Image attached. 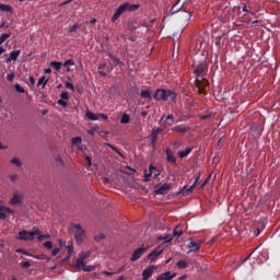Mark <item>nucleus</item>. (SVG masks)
<instances>
[{"label": "nucleus", "instance_id": "54", "mask_svg": "<svg viewBox=\"0 0 280 280\" xmlns=\"http://www.w3.org/2000/svg\"><path fill=\"white\" fill-rule=\"evenodd\" d=\"M85 162H86L89 167H92V159L90 156L85 158Z\"/></svg>", "mask_w": 280, "mask_h": 280}, {"label": "nucleus", "instance_id": "64", "mask_svg": "<svg viewBox=\"0 0 280 280\" xmlns=\"http://www.w3.org/2000/svg\"><path fill=\"white\" fill-rule=\"evenodd\" d=\"M105 67H106V63H101V65L98 66V70H104Z\"/></svg>", "mask_w": 280, "mask_h": 280}, {"label": "nucleus", "instance_id": "36", "mask_svg": "<svg viewBox=\"0 0 280 280\" xmlns=\"http://www.w3.org/2000/svg\"><path fill=\"white\" fill-rule=\"evenodd\" d=\"M176 266L178 267V269H186L188 267V262L185 260H178L176 262Z\"/></svg>", "mask_w": 280, "mask_h": 280}, {"label": "nucleus", "instance_id": "42", "mask_svg": "<svg viewBox=\"0 0 280 280\" xmlns=\"http://www.w3.org/2000/svg\"><path fill=\"white\" fill-rule=\"evenodd\" d=\"M91 256V252H84L79 255L80 258H82L84 261Z\"/></svg>", "mask_w": 280, "mask_h": 280}, {"label": "nucleus", "instance_id": "40", "mask_svg": "<svg viewBox=\"0 0 280 280\" xmlns=\"http://www.w3.org/2000/svg\"><path fill=\"white\" fill-rule=\"evenodd\" d=\"M67 249H68V258H70L74 252L73 244L70 243V245L67 246Z\"/></svg>", "mask_w": 280, "mask_h": 280}, {"label": "nucleus", "instance_id": "43", "mask_svg": "<svg viewBox=\"0 0 280 280\" xmlns=\"http://www.w3.org/2000/svg\"><path fill=\"white\" fill-rule=\"evenodd\" d=\"M106 147L110 148L114 152H116L118 155L122 156L121 152L116 148L114 147L113 144H105Z\"/></svg>", "mask_w": 280, "mask_h": 280}, {"label": "nucleus", "instance_id": "55", "mask_svg": "<svg viewBox=\"0 0 280 280\" xmlns=\"http://www.w3.org/2000/svg\"><path fill=\"white\" fill-rule=\"evenodd\" d=\"M105 238V235L104 234H100V235H97V236H95V241L96 242H100L101 240H104Z\"/></svg>", "mask_w": 280, "mask_h": 280}, {"label": "nucleus", "instance_id": "60", "mask_svg": "<svg viewBox=\"0 0 280 280\" xmlns=\"http://www.w3.org/2000/svg\"><path fill=\"white\" fill-rule=\"evenodd\" d=\"M52 72L51 68H45L44 73L50 74Z\"/></svg>", "mask_w": 280, "mask_h": 280}, {"label": "nucleus", "instance_id": "62", "mask_svg": "<svg viewBox=\"0 0 280 280\" xmlns=\"http://www.w3.org/2000/svg\"><path fill=\"white\" fill-rule=\"evenodd\" d=\"M98 117H101L103 120H107L108 116L104 115V114H100Z\"/></svg>", "mask_w": 280, "mask_h": 280}, {"label": "nucleus", "instance_id": "19", "mask_svg": "<svg viewBox=\"0 0 280 280\" xmlns=\"http://www.w3.org/2000/svg\"><path fill=\"white\" fill-rule=\"evenodd\" d=\"M199 179H200V176L197 177L196 182H195V183L192 184V186H190L188 189H187V187H184L183 190H182V192L187 194V195L194 192V190H195V189L197 188V186H198Z\"/></svg>", "mask_w": 280, "mask_h": 280}, {"label": "nucleus", "instance_id": "46", "mask_svg": "<svg viewBox=\"0 0 280 280\" xmlns=\"http://www.w3.org/2000/svg\"><path fill=\"white\" fill-rule=\"evenodd\" d=\"M15 253L23 254V255H26V256H32L30 253H27L25 249H22V248L15 249Z\"/></svg>", "mask_w": 280, "mask_h": 280}, {"label": "nucleus", "instance_id": "7", "mask_svg": "<svg viewBox=\"0 0 280 280\" xmlns=\"http://www.w3.org/2000/svg\"><path fill=\"white\" fill-rule=\"evenodd\" d=\"M24 199L23 192H14L9 201L11 206H22Z\"/></svg>", "mask_w": 280, "mask_h": 280}, {"label": "nucleus", "instance_id": "10", "mask_svg": "<svg viewBox=\"0 0 280 280\" xmlns=\"http://www.w3.org/2000/svg\"><path fill=\"white\" fill-rule=\"evenodd\" d=\"M171 190V185L170 184H164L162 186L155 187V195H167L168 191Z\"/></svg>", "mask_w": 280, "mask_h": 280}, {"label": "nucleus", "instance_id": "8", "mask_svg": "<svg viewBox=\"0 0 280 280\" xmlns=\"http://www.w3.org/2000/svg\"><path fill=\"white\" fill-rule=\"evenodd\" d=\"M8 214L13 215L14 211L11 208L4 207L0 203V220H5Z\"/></svg>", "mask_w": 280, "mask_h": 280}, {"label": "nucleus", "instance_id": "28", "mask_svg": "<svg viewBox=\"0 0 280 280\" xmlns=\"http://www.w3.org/2000/svg\"><path fill=\"white\" fill-rule=\"evenodd\" d=\"M85 117H86L88 119H90L91 121H96V120L100 119V116H97L96 114H93V113L90 112V110H88V112L85 113Z\"/></svg>", "mask_w": 280, "mask_h": 280}, {"label": "nucleus", "instance_id": "3", "mask_svg": "<svg viewBox=\"0 0 280 280\" xmlns=\"http://www.w3.org/2000/svg\"><path fill=\"white\" fill-rule=\"evenodd\" d=\"M168 97L172 100V101H176L177 98V94H175V92H172V90H156L155 91V94L153 96V98L155 101H163V102H166L168 100Z\"/></svg>", "mask_w": 280, "mask_h": 280}, {"label": "nucleus", "instance_id": "14", "mask_svg": "<svg viewBox=\"0 0 280 280\" xmlns=\"http://www.w3.org/2000/svg\"><path fill=\"white\" fill-rule=\"evenodd\" d=\"M202 242H190L187 246L189 252H198L201 248Z\"/></svg>", "mask_w": 280, "mask_h": 280}, {"label": "nucleus", "instance_id": "2", "mask_svg": "<svg viewBox=\"0 0 280 280\" xmlns=\"http://www.w3.org/2000/svg\"><path fill=\"white\" fill-rule=\"evenodd\" d=\"M70 232L73 233L75 243L82 244L86 237L85 231L80 224H71Z\"/></svg>", "mask_w": 280, "mask_h": 280}, {"label": "nucleus", "instance_id": "9", "mask_svg": "<svg viewBox=\"0 0 280 280\" xmlns=\"http://www.w3.org/2000/svg\"><path fill=\"white\" fill-rule=\"evenodd\" d=\"M158 267L155 266H149L147 267L143 271H142V280H149L153 273H154V270H156Z\"/></svg>", "mask_w": 280, "mask_h": 280}, {"label": "nucleus", "instance_id": "31", "mask_svg": "<svg viewBox=\"0 0 280 280\" xmlns=\"http://www.w3.org/2000/svg\"><path fill=\"white\" fill-rule=\"evenodd\" d=\"M48 84V79L46 77H40L37 81V86L42 85V89H45V86Z\"/></svg>", "mask_w": 280, "mask_h": 280}, {"label": "nucleus", "instance_id": "1", "mask_svg": "<svg viewBox=\"0 0 280 280\" xmlns=\"http://www.w3.org/2000/svg\"><path fill=\"white\" fill-rule=\"evenodd\" d=\"M140 8V4H130L129 2H125L120 4L112 16V22L115 23L125 12H136Z\"/></svg>", "mask_w": 280, "mask_h": 280}, {"label": "nucleus", "instance_id": "27", "mask_svg": "<svg viewBox=\"0 0 280 280\" xmlns=\"http://www.w3.org/2000/svg\"><path fill=\"white\" fill-rule=\"evenodd\" d=\"M191 152H192V149H191V148H186L185 151H179V152H178V158H179V159H185V158H187Z\"/></svg>", "mask_w": 280, "mask_h": 280}, {"label": "nucleus", "instance_id": "52", "mask_svg": "<svg viewBox=\"0 0 280 280\" xmlns=\"http://www.w3.org/2000/svg\"><path fill=\"white\" fill-rule=\"evenodd\" d=\"M21 267L24 269H27L31 267V264L28 261L21 262Z\"/></svg>", "mask_w": 280, "mask_h": 280}, {"label": "nucleus", "instance_id": "30", "mask_svg": "<svg viewBox=\"0 0 280 280\" xmlns=\"http://www.w3.org/2000/svg\"><path fill=\"white\" fill-rule=\"evenodd\" d=\"M71 142L73 145L78 147L79 150H82V138L81 137H77V138H73L71 139Z\"/></svg>", "mask_w": 280, "mask_h": 280}, {"label": "nucleus", "instance_id": "23", "mask_svg": "<svg viewBox=\"0 0 280 280\" xmlns=\"http://www.w3.org/2000/svg\"><path fill=\"white\" fill-rule=\"evenodd\" d=\"M154 21H155V19H152V20H149V21H141L139 23V25L142 26V27L152 28Z\"/></svg>", "mask_w": 280, "mask_h": 280}, {"label": "nucleus", "instance_id": "51", "mask_svg": "<svg viewBox=\"0 0 280 280\" xmlns=\"http://www.w3.org/2000/svg\"><path fill=\"white\" fill-rule=\"evenodd\" d=\"M57 103L58 105H61L63 108L68 107V103L65 102L63 100H59Z\"/></svg>", "mask_w": 280, "mask_h": 280}, {"label": "nucleus", "instance_id": "41", "mask_svg": "<svg viewBox=\"0 0 280 280\" xmlns=\"http://www.w3.org/2000/svg\"><path fill=\"white\" fill-rule=\"evenodd\" d=\"M14 90H15L18 93H25L24 88H22V85H20V83H15Z\"/></svg>", "mask_w": 280, "mask_h": 280}, {"label": "nucleus", "instance_id": "22", "mask_svg": "<svg viewBox=\"0 0 280 280\" xmlns=\"http://www.w3.org/2000/svg\"><path fill=\"white\" fill-rule=\"evenodd\" d=\"M140 97L152 101V94H151L150 90H141Z\"/></svg>", "mask_w": 280, "mask_h": 280}, {"label": "nucleus", "instance_id": "57", "mask_svg": "<svg viewBox=\"0 0 280 280\" xmlns=\"http://www.w3.org/2000/svg\"><path fill=\"white\" fill-rule=\"evenodd\" d=\"M18 175H11L10 176V180L12 182V183H15L16 180H18Z\"/></svg>", "mask_w": 280, "mask_h": 280}, {"label": "nucleus", "instance_id": "45", "mask_svg": "<svg viewBox=\"0 0 280 280\" xmlns=\"http://www.w3.org/2000/svg\"><path fill=\"white\" fill-rule=\"evenodd\" d=\"M74 66V61L73 59H67V61H65L63 67H72Z\"/></svg>", "mask_w": 280, "mask_h": 280}, {"label": "nucleus", "instance_id": "21", "mask_svg": "<svg viewBox=\"0 0 280 280\" xmlns=\"http://www.w3.org/2000/svg\"><path fill=\"white\" fill-rule=\"evenodd\" d=\"M158 168L153 165H150L149 166V173L148 171H144V182H150V177L152 176L153 174V171H156Z\"/></svg>", "mask_w": 280, "mask_h": 280}, {"label": "nucleus", "instance_id": "15", "mask_svg": "<svg viewBox=\"0 0 280 280\" xmlns=\"http://www.w3.org/2000/svg\"><path fill=\"white\" fill-rule=\"evenodd\" d=\"M163 132L162 128H156L155 130L152 131L150 139H151V143L155 144L158 141V137L159 135H161Z\"/></svg>", "mask_w": 280, "mask_h": 280}, {"label": "nucleus", "instance_id": "26", "mask_svg": "<svg viewBox=\"0 0 280 280\" xmlns=\"http://www.w3.org/2000/svg\"><path fill=\"white\" fill-rule=\"evenodd\" d=\"M84 267H86V261L83 258L78 257V259L75 260V268L83 269Z\"/></svg>", "mask_w": 280, "mask_h": 280}, {"label": "nucleus", "instance_id": "11", "mask_svg": "<svg viewBox=\"0 0 280 280\" xmlns=\"http://www.w3.org/2000/svg\"><path fill=\"white\" fill-rule=\"evenodd\" d=\"M112 61H113V63H109L108 68H106V71L108 73H110L114 70V68H116V67H118L120 65H124L121 62V59H118V57H113Z\"/></svg>", "mask_w": 280, "mask_h": 280}, {"label": "nucleus", "instance_id": "5", "mask_svg": "<svg viewBox=\"0 0 280 280\" xmlns=\"http://www.w3.org/2000/svg\"><path fill=\"white\" fill-rule=\"evenodd\" d=\"M194 83L199 94H206L210 86V81H208V79H195Z\"/></svg>", "mask_w": 280, "mask_h": 280}, {"label": "nucleus", "instance_id": "12", "mask_svg": "<svg viewBox=\"0 0 280 280\" xmlns=\"http://www.w3.org/2000/svg\"><path fill=\"white\" fill-rule=\"evenodd\" d=\"M144 252H145V248H143V247H140V248L136 249L132 253V256H131L130 260L131 261H137L138 259H140L142 257Z\"/></svg>", "mask_w": 280, "mask_h": 280}, {"label": "nucleus", "instance_id": "33", "mask_svg": "<svg viewBox=\"0 0 280 280\" xmlns=\"http://www.w3.org/2000/svg\"><path fill=\"white\" fill-rule=\"evenodd\" d=\"M50 67H52L56 71H59L62 68L61 61H50Z\"/></svg>", "mask_w": 280, "mask_h": 280}, {"label": "nucleus", "instance_id": "18", "mask_svg": "<svg viewBox=\"0 0 280 280\" xmlns=\"http://www.w3.org/2000/svg\"><path fill=\"white\" fill-rule=\"evenodd\" d=\"M176 278V273H172L171 271H167L165 273L160 275L156 280H172Z\"/></svg>", "mask_w": 280, "mask_h": 280}, {"label": "nucleus", "instance_id": "17", "mask_svg": "<svg viewBox=\"0 0 280 280\" xmlns=\"http://www.w3.org/2000/svg\"><path fill=\"white\" fill-rule=\"evenodd\" d=\"M242 11L246 12L253 16L257 15V10H255L252 5H246V3H243Z\"/></svg>", "mask_w": 280, "mask_h": 280}, {"label": "nucleus", "instance_id": "4", "mask_svg": "<svg viewBox=\"0 0 280 280\" xmlns=\"http://www.w3.org/2000/svg\"><path fill=\"white\" fill-rule=\"evenodd\" d=\"M194 73L197 78H203L209 71V63L208 61H201L197 66H194Z\"/></svg>", "mask_w": 280, "mask_h": 280}, {"label": "nucleus", "instance_id": "44", "mask_svg": "<svg viewBox=\"0 0 280 280\" xmlns=\"http://www.w3.org/2000/svg\"><path fill=\"white\" fill-rule=\"evenodd\" d=\"M65 86H66V89L71 90L72 92L75 91L73 83H70V81H67V82L65 83Z\"/></svg>", "mask_w": 280, "mask_h": 280}, {"label": "nucleus", "instance_id": "6", "mask_svg": "<svg viewBox=\"0 0 280 280\" xmlns=\"http://www.w3.org/2000/svg\"><path fill=\"white\" fill-rule=\"evenodd\" d=\"M39 234V231H33V232H28V231H20L18 233V240L20 241H34L35 236Z\"/></svg>", "mask_w": 280, "mask_h": 280}, {"label": "nucleus", "instance_id": "16", "mask_svg": "<svg viewBox=\"0 0 280 280\" xmlns=\"http://www.w3.org/2000/svg\"><path fill=\"white\" fill-rule=\"evenodd\" d=\"M163 253L161 248L154 249L151 254L148 255L150 262H154L156 258Z\"/></svg>", "mask_w": 280, "mask_h": 280}, {"label": "nucleus", "instance_id": "24", "mask_svg": "<svg viewBox=\"0 0 280 280\" xmlns=\"http://www.w3.org/2000/svg\"><path fill=\"white\" fill-rule=\"evenodd\" d=\"M231 12L234 13V14H232V19H234V18H236V15L241 14L242 7L241 5H235V7H233L232 10H229V13H231Z\"/></svg>", "mask_w": 280, "mask_h": 280}, {"label": "nucleus", "instance_id": "32", "mask_svg": "<svg viewBox=\"0 0 280 280\" xmlns=\"http://www.w3.org/2000/svg\"><path fill=\"white\" fill-rule=\"evenodd\" d=\"M173 235L175 237H180L184 235V231L180 229V225H177L174 231H173Z\"/></svg>", "mask_w": 280, "mask_h": 280}, {"label": "nucleus", "instance_id": "61", "mask_svg": "<svg viewBox=\"0 0 280 280\" xmlns=\"http://www.w3.org/2000/svg\"><path fill=\"white\" fill-rule=\"evenodd\" d=\"M98 74L102 75L103 78L107 77V72H104V70H100Z\"/></svg>", "mask_w": 280, "mask_h": 280}, {"label": "nucleus", "instance_id": "25", "mask_svg": "<svg viewBox=\"0 0 280 280\" xmlns=\"http://www.w3.org/2000/svg\"><path fill=\"white\" fill-rule=\"evenodd\" d=\"M172 130L178 133H187L189 131V128H186L185 126H177L173 127Z\"/></svg>", "mask_w": 280, "mask_h": 280}, {"label": "nucleus", "instance_id": "59", "mask_svg": "<svg viewBox=\"0 0 280 280\" xmlns=\"http://www.w3.org/2000/svg\"><path fill=\"white\" fill-rule=\"evenodd\" d=\"M28 82H30L31 85H34L35 84L34 77H28Z\"/></svg>", "mask_w": 280, "mask_h": 280}, {"label": "nucleus", "instance_id": "20", "mask_svg": "<svg viewBox=\"0 0 280 280\" xmlns=\"http://www.w3.org/2000/svg\"><path fill=\"white\" fill-rule=\"evenodd\" d=\"M21 55V50H12L7 59V62L16 61Z\"/></svg>", "mask_w": 280, "mask_h": 280}, {"label": "nucleus", "instance_id": "13", "mask_svg": "<svg viewBox=\"0 0 280 280\" xmlns=\"http://www.w3.org/2000/svg\"><path fill=\"white\" fill-rule=\"evenodd\" d=\"M166 154V161L170 162L171 164H176L177 163V159L174 155L173 151L171 149H166L165 151Z\"/></svg>", "mask_w": 280, "mask_h": 280}, {"label": "nucleus", "instance_id": "58", "mask_svg": "<svg viewBox=\"0 0 280 280\" xmlns=\"http://www.w3.org/2000/svg\"><path fill=\"white\" fill-rule=\"evenodd\" d=\"M55 162L59 163L60 165L63 164L62 159L60 156L55 158Z\"/></svg>", "mask_w": 280, "mask_h": 280}, {"label": "nucleus", "instance_id": "63", "mask_svg": "<svg viewBox=\"0 0 280 280\" xmlns=\"http://www.w3.org/2000/svg\"><path fill=\"white\" fill-rule=\"evenodd\" d=\"M186 18L189 21L192 18V13L191 12H186Z\"/></svg>", "mask_w": 280, "mask_h": 280}, {"label": "nucleus", "instance_id": "56", "mask_svg": "<svg viewBox=\"0 0 280 280\" xmlns=\"http://www.w3.org/2000/svg\"><path fill=\"white\" fill-rule=\"evenodd\" d=\"M59 253H60V249L59 248H55V249H52L51 255L54 257H56Z\"/></svg>", "mask_w": 280, "mask_h": 280}, {"label": "nucleus", "instance_id": "38", "mask_svg": "<svg viewBox=\"0 0 280 280\" xmlns=\"http://www.w3.org/2000/svg\"><path fill=\"white\" fill-rule=\"evenodd\" d=\"M10 36L11 35L9 33H2V35H0V45L4 44Z\"/></svg>", "mask_w": 280, "mask_h": 280}, {"label": "nucleus", "instance_id": "37", "mask_svg": "<svg viewBox=\"0 0 280 280\" xmlns=\"http://www.w3.org/2000/svg\"><path fill=\"white\" fill-rule=\"evenodd\" d=\"M129 122H130V116L127 115V114H124V115L121 116L120 124L127 125V124H129Z\"/></svg>", "mask_w": 280, "mask_h": 280}, {"label": "nucleus", "instance_id": "39", "mask_svg": "<svg viewBox=\"0 0 280 280\" xmlns=\"http://www.w3.org/2000/svg\"><path fill=\"white\" fill-rule=\"evenodd\" d=\"M11 164L15 165L16 167L21 166L22 165V162L20 159H16V158H13L11 159Z\"/></svg>", "mask_w": 280, "mask_h": 280}, {"label": "nucleus", "instance_id": "35", "mask_svg": "<svg viewBox=\"0 0 280 280\" xmlns=\"http://www.w3.org/2000/svg\"><path fill=\"white\" fill-rule=\"evenodd\" d=\"M79 28H81V24L75 23L70 26V28L68 30V34H72V33L77 32Z\"/></svg>", "mask_w": 280, "mask_h": 280}, {"label": "nucleus", "instance_id": "49", "mask_svg": "<svg viewBox=\"0 0 280 280\" xmlns=\"http://www.w3.org/2000/svg\"><path fill=\"white\" fill-rule=\"evenodd\" d=\"M221 45H222V37L221 36L215 37V46L221 47Z\"/></svg>", "mask_w": 280, "mask_h": 280}, {"label": "nucleus", "instance_id": "47", "mask_svg": "<svg viewBox=\"0 0 280 280\" xmlns=\"http://www.w3.org/2000/svg\"><path fill=\"white\" fill-rule=\"evenodd\" d=\"M179 12V8H177V4H174L172 8H171V14H176Z\"/></svg>", "mask_w": 280, "mask_h": 280}, {"label": "nucleus", "instance_id": "29", "mask_svg": "<svg viewBox=\"0 0 280 280\" xmlns=\"http://www.w3.org/2000/svg\"><path fill=\"white\" fill-rule=\"evenodd\" d=\"M0 11L1 12H9L12 13L13 9L10 4H5V3H0Z\"/></svg>", "mask_w": 280, "mask_h": 280}, {"label": "nucleus", "instance_id": "53", "mask_svg": "<svg viewBox=\"0 0 280 280\" xmlns=\"http://www.w3.org/2000/svg\"><path fill=\"white\" fill-rule=\"evenodd\" d=\"M44 246H45L47 249H51V248H52V243H51V242H45V243H44Z\"/></svg>", "mask_w": 280, "mask_h": 280}, {"label": "nucleus", "instance_id": "34", "mask_svg": "<svg viewBox=\"0 0 280 280\" xmlns=\"http://www.w3.org/2000/svg\"><path fill=\"white\" fill-rule=\"evenodd\" d=\"M165 121L167 122L168 126H173L178 122V121H175V118L173 115L166 116Z\"/></svg>", "mask_w": 280, "mask_h": 280}, {"label": "nucleus", "instance_id": "50", "mask_svg": "<svg viewBox=\"0 0 280 280\" xmlns=\"http://www.w3.org/2000/svg\"><path fill=\"white\" fill-rule=\"evenodd\" d=\"M14 78H15V74H14V73L7 74V80H8L9 82H13V81H14Z\"/></svg>", "mask_w": 280, "mask_h": 280}, {"label": "nucleus", "instance_id": "48", "mask_svg": "<svg viewBox=\"0 0 280 280\" xmlns=\"http://www.w3.org/2000/svg\"><path fill=\"white\" fill-rule=\"evenodd\" d=\"M60 97H61V100L68 101V100H69V94H68V92H61V93H60Z\"/></svg>", "mask_w": 280, "mask_h": 280}]
</instances>
